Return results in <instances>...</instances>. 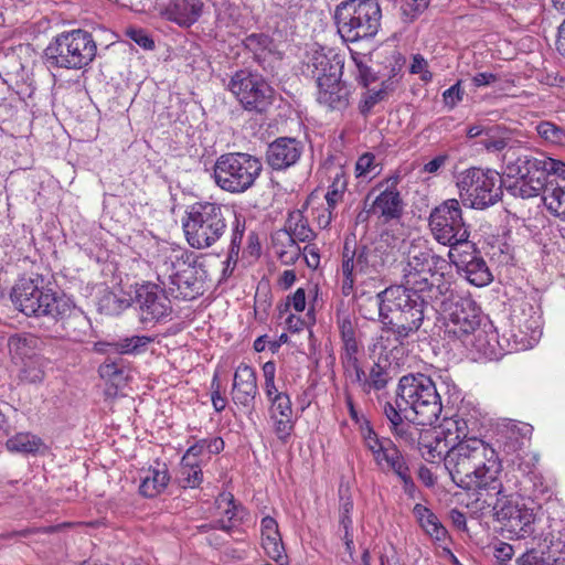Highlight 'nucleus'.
I'll use <instances>...</instances> for the list:
<instances>
[{"instance_id": "f257e3e1", "label": "nucleus", "mask_w": 565, "mask_h": 565, "mask_svg": "<svg viewBox=\"0 0 565 565\" xmlns=\"http://www.w3.org/2000/svg\"><path fill=\"white\" fill-rule=\"evenodd\" d=\"M447 262L420 238L409 243L402 268L403 284L392 286L365 300L399 343L419 331L437 312V303L451 296V280L446 277Z\"/></svg>"}, {"instance_id": "f03ea898", "label": "nucleus", "mask_w": 565, "mask_h": 565, "mask_svg": "<svg viewBox=\"0 0 565 565\" xmlns=\"http://www.w3.org/2000/svg\"><path fill=\"white\" fill-rule=\"evenodd\" d=\"M445 467L451 480L463 490H491L502 480L497 451L480 438L461 440L450 447Z\"/></svg>"}, {"instance_id": "7ed1b4c3", "label": "nucleus", "mask_w": 565, "mask_h": 565, "mask_svg": "<svg viewBox=\"0 0 565 565\" xmlns=\"http://www.w3.org/2000/svg\"><path fill=\"white\" fill-rule=\"evenodd\" d=\"M495 500L488 504L492 507L493 518L508 533L510 540H523L534 533L533 509L522 502V498L539 499L544 494V489L529 491L514 475H507L505 481H501L493 489Z\"/></svg>"}, {"instance_id": "20e7f679", "label": "nucleus", "mask_w": 565, "mask_h": 565, "mask_svg": "<svg viewBox=\"0 0 565 565\" xmlns=\"http://www.w3.org/2000/svg\"><path fill=\"white\" fill-rule=\"evenodd\" d=\"M554 167H561L559 160L534 156L524 147L512 146L502 154V172L510 179H515L507 185V191L514 198L531 199L540 195L543 182Z\"/></svg>"}, {"instance_id": "39448f33", "label": "nucleus", "mask_w": 565, "mask_h": 565, "mask_svg": "<svg viewBox=\"0 0 565 565\" xmlns=\"http://www.w3.org/2000/svg\"><path fill=\"white\" fill-rule=\"evenodd\" d=\"M398 405L405 419L416 425H433L443 411L441 397L435 382L423 373H409L399 379Z\"/></svg>"}, {"instance_id": "423d86ee", "label": "nucleus", "mask_w": 565, "mask_h": 565, "mask_svg": "<svg viewBox=\"0 0 565 565\" xmlns=\"http://www.w3.org/2000/svg\"><path fill=\"white\" fill-rule=\"evenodd\" d=\"M382 11L376 0H345L334 10L338 33L345 42H358L376 35Z\"/></svg>"}, {"instance_id": "0eeeda50", "label": "nucleus", "mask_w": 565, "mask_h": 565, "mask_svg": "<svg viewBox=\"0 0 565 565\" xmlns=\"http://www.w3.org/2000/svg\"><path fill=\"white\" fill-rule=\"evenodd\" d=\"M391 250L384 241L371 245H362L350 249L345 243L342 254V286L343 296L348 297L353 292L354 285L361 276L374 278L381 274L391 260Z\"/></svg>"}, {"instance_id": "6e6552de", "label": "nucleus", "mask_w": 565, "mask_h": 565, "mask_svg": "<svg viewBox=\"0 0 565 565\" xmlns=\"http://www.w3.org/2000/svg\"><path fill=\"white\" fill-rule=\"evenodd\" d=\"M97 53L93 35L84 30H73L57 35L45 49V62L51 67L81 70L88 66Z\"/></svg>"}, {"instance_id": "1a4fd4ad", "label": "nucleus", "mask_w": 565, "mask_h": 565, "mask_svg": "<svg viewBox=\"0 0 565 565\" xmlns=\"http://www.w3.org/2000/svg\"><path fill=\"white\" fill-rule=\"evenodd\" d=\"M192 253H174L159 255L156 270L158 280L168 286L175 298L194 299L201 294L202 284L198 278V269Z\"/></svg>"}, {"instance_id": "9d476101", "label": "nucleus", "mask_w": 565, "mask_h": 565, "mask_svg": "<svg viewBox=\"0 0 565 565\" xmlns=\"http://www.w3.org/2000/svg\"><path fill=\"white\" fill-rule=\"evenodd\" d=\"M263 171L262 161L246 152L220 156L213 168L215 184L223 191L239 194L254 186Z\"/></svg>"}, {"instance_id": "9b49d317", "label": "nucleus", "mask_w": 565, "mask_h": 565, "mask_svg": "<svg viewBox=\"0 0 565 565\" xmlns=\"http://www.w3.org/2000/svg\"><path fill=\"white\" fill-rule=\"evenodd\" d=\"M225 212L230 213L222 205L212 202H196L191 205L183 224L190 246L204 249L214 245L227 228Z\"/></svg>"}, {"instance_id": "f8f14e48", "label": "nucleus", "mask_w": 565, "mask_h": 565, "mask_svg": "<svg viewBox=\"0 0 565 565\" xmlns=\"http://www.w3.org/2000/svg\"><path fill=\"white\" fill-rule=\"evenodd\" d=\"M460 201L465 206L483 210L495 204L502 195V180L498 172L470 168L457 177Z\"/></svg>"}, {"instance_id": "ddd939ff", "label": "nucleus", "mask_w": 565, "mask_h": 565, "mask_svg": "<svg viewBox=\"0 0 565 565\" xmlns=\"http://www.w3.org/2000/svg\"><path fill=\"white\" fill-rule=\"evenodd\" d=\"M429 228L434 238L450 249L469 243L470 226L463 221L456 199H448L431 210Z\"/></svg>"}, {"instance_id": "4468645a", "label": "nucleus", "mask_w": 565, "mask_h": 565, "mask_svg": "<svg viewBox=\"0 0 565 565\" xmlns=\"http://www.w3.org/2000/svg\"><path fill=\"white\" fill-rule=\"evenodd\" d=\"M43 279L40 276L21 277L12 287L10 298L17 309L28 317H50L55 305L62 297H57L50 289L41 287Z\"/></svg>"}, {"instance_id": "2eb2a0df", "label": "nucleus", "mask_w": 565, "mask_h": 565, "mask_svg": "<svg viewBox=\"0 0 565 565\" xmlns=\"http://www.w3.org/2000/svg\"><path fill=\"white\" fill-rule=\"evenodd\" d=\"M227 88L244 110L249 113L263 114L274 102V89L259 74L248 70L235 72Z\"/></svg>"}, {"instance_id": "dca6fc26", "label": "nucleus", "mask_w": 565, "mask_h": 565, "mask_svg": "<svg viewBox=\"0 0 565 565\" xmlns=\"http://www.w3.org/2000/svg\"><path fill=\"white\" fill-rule=\"evenodd\" d=\"M447 315L445 332L449 338L463 341L481 326V309L471 298L456 295L451 287V296L446 303H437V312Z\"/></svg>"}, {"instance_id": "f3484780", "label": "nucleus", "mask_w": 565, "mask_h": 565, "mask_svg": "<svg viewBox=\"0 0 565 565\" xmlns=\"http://www.w3.org/2000/svg\"><path fill=\"white\" fill-rule=\"evenodd\" d=\"M542 335L541 315L530 303H523L520 315L512 318V327L502 335L503 352L525 351L532 349Z\"/></svg>"}, {"instance_id": "a211bd4d", "label": "nucleus", "mask_w": 565, "mask_h": 565, "mask_svg": "<svg viewBox=\"0 0 565 565\" xmlns=\"http://www.w3.org/2000/svg\"><path fill=\"white\" fill-rule=\"evenodd\" d=\"M132 302L142 323L159 322L172 311L171 301L164 290L153 282L137 284Z\"/></svg>"}, {"instance_id": "6ab92c4d", "label": "nucleus", "mask_w": 565, "mask_h": 565, "mask_svg": "<svg viewBox=\"0 0 565 565\" xmlns=\"http://www.w3.org/2000/svg\"><path fill=\"white\" fill-rule=\"evenodd\" d=\"M448 257L456 266L458 273L462 274L471 285L483 287L493 280L486 260L473 244L468 243L452 247L448 253Z\"/></svg>"}, {"instance_id": "aec40b11", "label": "nucleus", "mask_w": 565, "mask_h": 565, "mask_svg": "<svg viewBox=\"0 0 565 565\" xmlns=\"http://www.w3.org/2000/svg\"><path fill=\"white\" fill-rule=\"evenodd\" d=\"M338 328L342 341L340 361L344 375L360 377V345L356 339L355 323L349 316L338 318Z\"/></svg>"}, {"instance_id": "412c9836", "label": "nucleus", "mask_w": 565, "mask_h": 565, "mask_svg": "<svg viewBox=\"0 0 565 565\" xmlns=\"http://www.w3.org/2000/svg\"><path fill=\"white\" fill-rule=\"evenodd\" d=\"M202 0H154V10L180 26L194 24L203 11Z\"/></svg>"}, {"instance_id": "4be33fe9", "label": "nucleus", "mask_w": 565, "mask_h": 565, "mask_svg": "<svg viewBox=\"0 0 565 565\" xmlns=\"http://www.w3.org/2000/svg\"><path fill=\"white\" fill-rule=\"evenodd\" d=\"M303 150L302 141L291 137H279L269 143L266 161L274 170H286L300 160Z\"/></svg>"}, {"instance_id": "5701e85b", "label": "nucleus", "mask_w": 565, "mask_h": 565, "mask_svg": "<svg viewBox=\"0 0 565 565\" xmlns=\"http://www.w3.org/2000/svg\"><path fill=\"white\" fill-rule=\"evenodd\" d=\"M559 166L550 172L540 195L548 212L565 221V163L559 161Z\"/></svg>"}, {"instance_id": "b1692460", "label": "nucleus", "mask_w": 565, "mask_h": 565, "mask_svg": "<svg viewBox=\"0 0 565 565\" xmlns=\"http://www.w3.org/2000/svg\"><path fill=\"white\" fill-rule=\"evenodd\" d=\"M343 57L333 51L326 53L323 50L315 51L307 64V72L316 81V84L322 82H339L343 74Z\"/></svg>"}, {"instance_id": "393cba45", "label": "nucleus", "mask_w": 565, "mask_h": 565, "mask_svg": "<svg viewBox=\"0 0 565 565\" xmlns=\"http://www.w3.org/2000/svg\"><path fill=\"white\" fill-rule=\"evenodd\" d=\"M231 395L237 406L249 411L254 409L258 385L256 372L252 366L241 363L236 367Z\"/></svg>"}, {"instance_id": "a878e982", "label": "nucleus", "mask_w": 565, "mask_h": 565, "mask_svg": "<svg viewBox=\"0 0 565 565\" xmlns=\"http://www.w3.org/2000/svg\"><path fill=\"white\" fill-rule=\"evenodd\" d=\"M461 343L471 351H476L480 356L489 360L498 359L503 354L502 337L500 338L492 323H486L477 328Z\"/></svg>"}, {"instance_id": "bb28decb", "label": "nucleus", "mask_w": 565, "mask_h": 565, "mask_svg": "<svg viewBox=\"0 0 565 565\" xmlns=\"http://www.w3.org/2000/svg\"><path fill=\"white\" fill-rule=\"evenodd\" d=\"M54 308L51 318L62 321L63 329L70 338L81 340L89 328V320L84 312L65 297H62Z\"/></svg>"}, {"instance_id": "cd10ccee", "label": "nucleus", "mask_w": 565, "mask_h": 565, "mask_svg": "<svg viewBox=\"0 0 565 565\" xmlns=\"http://www.w3.org/2000/svg\"><path fill=\"white\" fill-rule=\"evenodd\" d=\"M515 454V459L512 460L514 468L512 471H508L504 475V478L507 475H514L519 478L521 484L526 487L529 491L544 489L545 492L546 487H544L542 482V477L536 472V466L540 460L539 455L533 451H525V449Z\"/></svg>"}, {"instance_id": "c85d7f7f", "label": "nucleus", "mask_w": 565, "mask_h": 565, "mask_svg": "<svg viewBox=\"0 0 565 565\" xmlns=\"http://www.w3.org/2000/svg\"><path fill=\"white\" fill-rule=\"evenodd\" d=\"M397 178L392 180V185L381 192L372 202L367 213H374L386 221L398 218L403 213V200L395 185Z\"/></svg>"}, {"instance_id": "c756f323", "label": "nucleus", "mask_w": 565, "mask_h": 565, "mask_svg": "<svg viewBox=\"0 0 565 565\" xmlns=\"http://www.w3.org/2000/svg\"><path fill=\"white\" fill-rule=\"evenodd\" d=\"M350 90L344 82L317 84V102L330 110H343L349 106Z\"/></svg>"}, {"instance_id": "7c9ffc66", "label": "nucleus", "mask_w": 565, "mask_h": 565, "mask_svg": "<svg viewBox=\"0 0 565 565\" xmlns=\"http://www.w3.org/2000/svg\"><path fill=\"white\" fill-rule=\"evenodd\" d=\"M262 545L266 554L282 565L286 559L285 547L278 530V524L271 516H265L260 523Z\"/></svg>"}, {"instance_id": "2f4dec72", "label": "nucleus", "mask_w": 565, "mask_h": 565, "mask_svg": "<svg viewBox=\"0 0 565 565\" xmlns=\"http://www.w3.org/2000/svg\"><path fill=\"white\" fill-rule=\"evenodd\" d=\"M444 426L450 435H455L454 440H457V443L478 438L476 435L480 429L479 420L473 415L462 411L446 419Z\"/></svg>"}, {"instance_id": "473e14b6", "label": "nucleus", "mask_w": 565, "mask_h": 565, "mask_svg": "<svg viewBox=\"0 0 565 565\" xmlns=\"http://www.w3.org/2000/svg\"><path fill=\"white\" fill-rule=\"evenodd\" d=\"M41 341L31 333H15L8 339V349L12 360L21 363L35 355H39Z\"/></svg>"}, {"instance_id": "72a5a7b5", "label": "nucleus", "mask_w": 565, "mask_h": 565, "mask_svg": "<svg viewBox=\"0 0 565 565\" xmlns=\"http://www.w3.org/2000/svg\"><path fill=\"white\" fill-rule=\"evenodd\" d=\"M169 481L170 476L164 465L150 467L140 475L139 491L143 497L154 498L167 488Z\"/></svg>"}, {"instance_id": "f704fd0d", "label": "nucleus", "mask_w": 565, "mask_h": 565, "mask_svg": "<svg viewBox=\"0 0 565 565\" xmlns=\"http://www.w3.org/2000/svg\"><path fill=\"white\" fill-rule=\"evenodd\" d=\"M217 508L223 510L224 518L217 521V527L230 532L238 522L243 520L244 509L235 502L231 492H222L216 498Z\"/></svg>"}, {"instance_id": "c9c22d12", "label": "nucleus", "mask_w": 565, "mask_h": 565, "mask_svg": "<svg viewBox=\"0 0 565 565\" xmlns=\"http://www.w3.org/2000/svg\"><path fill=\"white\" fill-rule=\"evenodd\" d=\"M282 236L286 241H289L290 237L295 243L297 241L309 242L315 237V233L303 213L300 210H295L288 215Z\"/></svg>"}, {"instance_id": "e433bc0d", "label": "nucleus", "mask_w": 565, "mask_h": 565, "mask_svg": "<svg viewBox=\"0 0 565 565\" xmlns=\"http://www.w3.org/2000/svg\"><path fill=\"white\" fill-rule=\"evenodd\" d=\"M413 514L427 535L436 541L445 540L447 531L431 510L417 503L413 509Z\"/></svg>"}, {"instance_id": "4c0bfd02", "label": "nucleus", "mask_w": 565, "mask_h": 565, "mask_svg": "<svg viewBox=\"0 0 565 565\" xmlns=\"http://www.w3.org/2000/svg\"><path fill=\"white\" fill-rule=\"evenodd\" d=\"M359 375V379L355 376H349L348 379L353 384H359L365 393H370L372 390L380 391L384 388L388 381V373L380 363H374L371 366L367 375L362 366H360Z\"/></svg>"}, {"instance_id": "58836bf2", "label": "nucleus", "mask_w": 565, "mask_h": 565, "mask_svg": "<svg viewBox=\"0 0 565 565\" xmlns=\"http://www.w3.org/2000/svg\"><path fill=\"white\" fill-rule=\"evenodd\" d=\"M533 427L526 423L512 424L505 431L504 451L514 454L524 450L531 440Z\"/></svg>"}, {"instance_id": "ea45409f", "label": "nucleus", "mask_w": 565, "mask_h": 565, "mask_svg": "<svg viewBox=\"0 0 565 565\" xmlns=\"http://www.w3.org/2000/svg\"><path fill=\"white\" fill-rule=\"evenodd\" d=\"M244 47L253 53L254 58L262 63L274 52L273 39L264 33H252L243 40Z\"/></svg>"}, {"instance_id": "a19ab883", "label": "nucleus", "mask_w": 565, "mask_h": 565, "mask_svg": "<svg viewBox=\"0 0 565 565\" xmlns=\"http://www.w3.org/2000/svg\"><path fill=\"white\" fill-rule=\"evenodd\" d=\"M480 145L490 153L507 152L512 146L518 143L505 131H501L499 128H490L486 130L484 137L480 140Z\"/></svg>"}, {"instance_id": "79ce46f5", "label": "nucleus", "mask_w": 565, "mask_h": 565, "mask_svg": "<svg viewBox=\"0 0 565 565\" xmlns=\"http://www.w3.org/2000/svg\"><path fill=\"white\" fill-rule=\"evenodd\" d=\"M203 481L201 465L196 460H189L182 457L178 472V482L180 487L198 488Z\"/></svg>"}, {"instance_id": "37998d69", "label": "nucleus", "mask_w": 565, "mask_h": 565, "mask_svg": "<svg viewBox=\"0 0 565 565\" xmlns=\"http://www.w3.org/2000/svg\"><path fill=\"white\" fill-rule=\"evenodd\" d=\"M46 363L47 361L40 354L21 362L20 380L31 384L42 382Z\"/></svg>"}, {"instance_id": "c03bdc74", "label": "nucleus", "mask_w": 565, "mask_h": 565, "mask_svg": "<svg viewBox=\"0 0 565 565\" xmlns=\"http://www.w3.org/2000/svg\"><path fill=\"white\" fill-rule=\"evenodd\" d=\"M7 449L11 452L35 454L43 446L41 438L29 433H19L9 438L6 443Z\"/></svg>"}, {"instance_id": "a18cd8bd", "label": "nucleus", "mask_w": 565, "mask_h": 565, "mask_svg": "<svg viewBox=\"0 0 565 565\" xmlns=\"http://www.w3.org/2000/svg\"><path fill=\"white\" fill-rule=\"evenodd\" d=\"M418 449L426 461L434 463L440 460L445 461L450 448L446 440L436 436L431 440L418 441Z\"/></svg>"}, {"instance_id": "49530a36", "label": "nucleus", "mask_w": 565, "mask_h": 565, "mask_svg": "<svg viewBox=\"0 0 565 565\" xmlns=\"http://www.w3.org/2000/svg\"><path fill=\"white\" fill-rule=\"evenodd\" d=\"M154 339L149 335H132L124 339H119L116 343L117 352L121 354H141L147 351L148 345L152 343Z\"/></svg>"}, {"instance_id": "de8ad7c7", "label": "nucleus", "mask_w": 565, "mask_h": 565, "mask_svg": "<svg viewBox=\"0 0 565 565\" xmlns=\"http://www.w3.org/2000/svg\"><path fill=\"white\" fill-rule=\"evenodd\" d=\"M535 130L545 142L554 146H565V128L545 120L540 121Z\"/></svg>"}, {"instance_id": "09e8293b", "label": "nucleus", "mask_w": 565, "mask_h": 565, "mask_svg": "<svg viewBox=\"0 0 565 565\" xmlns=\"http://www.w3.org/2000/svg\"><path fill=\"white\" fill-rule=\"evenodd\" d=\"M559 558L536 550H530L516 558V565H562Z\"/></svg>"}, {"instance_id": "8fccbe9b", "label": "nucleus", "mask_w": 565, "mask_h": 565, "mask_svg": "<svg viewBox=\"0 0 565 565\" xmlns=\"http://www.w3.org/2000/svg\"><path fill=\"white\" fill-rule=\"evenodd\" d=\"M392 83H388V81L382 82V87L380 89H369L364 95L360 103V111L363 115H366L370 113V110L381 100L384 99V97L387 94V90L391 88Z\"/></svg>"}, {"instance_id": "3c124183", "label": "nucleus", "mask_w": 565, "mask_h": 565, "mask_svg": "<svg viewBox=\"0 0 565 565\" xmlns=\"http://www.w3.org/2000/svg\"><path fill=\"white\" fill-rule=\"evenodd\" d=\"M132 303V297H120L113 292L105 295L102 299V306L109 315H119Z\"/></svg>"}, {"instance_id": "603ef678", "label": "nucleus", "mask_w": 565, "mask_h": 565, "mask_svg": "<svg viewBox=\"0 0 565 565\" xmlns=\"http://www.w3.org/2000/svg\"><path fill=\"white\" fill-rule=\"evenodd\" d=\"M402 15L405 22H412L427 8L430 0H398Z\"/></svg>"}, {"instance_id": "864d4df0", "label": "nucleus", "mask_w": 565, "mask_h": 565, "mask_svg": "<svg viewBox=\"0 0 565 565\" xmlns=\"http://www.w3.org/2000/svg\"><path fill=\"white\" fill-rule=\"evenodd\" d=\"M347 185L348 183L344 175L338 173L326 194V201L329 209H334L337 204L342 201Z\"/></svg>"}, {"instance_id": "5fc2aeb1", "label": "nucleus", "mask_w": 565, "mask_h": 565, "mask_svg": "<svg viewBox=\"0 0 565 565\" xmlns=\"http://www.w3.org/2000/svg\"><path fill=\"white\" fill-rule=\"evenodd\" d=\"M269 417H294L292 404L289 395H276V399L269 402Z\"/></svg>"}, {"instance_id": "6e6d98bb", "label": "nucleus", "mask_w": 565, "mask_h": 565, "mask_svg": "<svg viewBox=\"0 0 565 565\" xmlns=\"http://www.w3.org/2000/svg\"><path fill=\"white\" fill-rule=\"evenodd\" d=\"M363 58V55L356 52L352 53V60L354 61L358 70L356 81L364 87H367L371 83L375 82L377 77L371 67L364 63Z\"/></svg>"}, {"instance_id": "4d7b16f0", "label": "nucleus", "mask_w": 565, "mask_h": 565, "mask_svg": "<svg viewBox=\"0 0 565 565\" xmlns=\"http://www.w3.org/2000/svg\"><path fill=\"white\" fill-rule=\"evenodd\" d=\"M386 469L392 470L398 478L405 477L409 472V467L397 447L391 451L390 457L385 461Z\"/></svg>"}, {"instance_id": "13d9d810", "label": "nucleus", "mask_w": 565, "mask_h": 565, "mask_svg": "<svg viewBox=\"0 0 565 565\" xmlns=\"http://www.w3.org/2000/svg\"><path fill=\"white\" fill-rule=\"evenodd\" d=\"M273 422L274 433L276 437L282 441L287 443L290 436L292 435L295 428L294 417H276L270 418Z\"/></svg>"}, {"instance_id": "bf43d9fd", "label": "nucleus", "mask_w": 565, "mask_h": 565, "mask_svg": "<svg viewBox=\"0 0 565 565\" xmlns=\"http://www.w3.org/2000/svg\"><path fill=\"white\" fill-rule=\"evenodd\" d=\"M361 435L364 447L371 454L376 452L375 450L382 447L384 445L383 440L386 439L379 437V435L373 430L367 420H364L363 424L361 425Z\"/></svg>"}, {"instance_id": "052dcab7", "label": "nucleus", "mask_w": 565, "mask_h": 565, "mask_svg": "<svg viewBox=\"0 0 565 565\" xmlns=\"http://www.w3.org/2000/svg\"><path fill=\"white\" fill-rule=\"evenodd\" d=\"M412 424V422L402 420L401 424L391 427V431L405 443L414 444L418 439V429Z\"/></svg>"}, {"instance_id": "680f3d73", "label": "nucleus", "mask_w": 565, "mask_h": 565, "mask_svg": "<svg viewBox=\"0 0 565 565\" xmlns=\"http://www.w3.org/2000/svg\"><path fill=\"white\" fill-rule=\"evenodd\" d=\"M375 156L371 152H365L361 157H359L355 163V174L358 178L367 177L373 173L376 169V164L374 163Z\"/></svg>"}, {"instance_id": "e2e57ef3", "label": "nucleus", "mask_w": 565, "mask_h": 565, "mask_svg": "<svg viewBox=\"0 0 565 565\" xmlns=\"http://www.w3.org/2000/svg\"><path fill=\"white\" fill-rule=\"evenodd\" d=\"M409 72L412 74H420V79L426 83L433 79V74L428 71V62L420 54L413 55Z\"/></svg>"}, {"instance_id": "0e129e2a", "label": "nucleus", "mask_w": 565, "mask_h": 565, "mask_svg": "<svg viewBox=\"0 0 565 565\" xmlns=\"http://www.w3.org/2000/svg\"><path fill=\"white\" fill-rule=\"evenodd\" d=\"M385 417L388 419L391 427H395L401 424L402 420L405 419V412L402 409V406L398 405V396L396 397V404L385 403L383 408Z\"/></svg>"}, {"instance_id": "69168bd1", "label": "nucleus", "mask_w": 565, "mask_h": 565, "mask_svg": "<svg viewBox=\"0 0 565 565\" xmlns=\"http://www.w3.org/2000/svg\"><path fill=\"white\" fill-rule=\"evenodd\" d=\"M212 393H211V401L213 408L216 413H221L225 409L227 405V399L225 396L221 394V385L220 381L217 379V375H215L211 383Z\"/></svg>"}, {"instance_id": "338daca9", "label": "nucleus", "mask_w": 565, "mask_h": 565, "mask_svg": "<svg viewBox=\"0 0 565 565\" xmlns=\"http://www.w3.org/2000/svg\"><path fill=\"white\" fill-rule=\"evenodd\" d=\"M384 445L373 452V460L375 465L381 469L385 470V461L391 455V451L396 448V445L391 439L383 440Z\"/></svg>"}, {"instance_id": "774afa93", "label": "nucleus", "mask_w": 565, "mask_h": 565, "mask_svg": "<svg viewBox=\"0 0 565 565\" xmlns=\"http://www.w3.org/2000/svg\"><path fill=\"white\" fill-rule=\"evenodd\" d=\"M462 89L460 83H456L443 93L444 103L449 108H454L462 99Z\"/></svg>"}]
</instances>
